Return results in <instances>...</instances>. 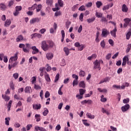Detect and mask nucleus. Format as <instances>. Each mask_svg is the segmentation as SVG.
<instances>
[{"instance_id": "51", "label": "nucleus", "mask_w": 131, "mask_h": 131, "mask_svg": "<svg viewBox=\"0 0 131 131\" xmlns=\"http://www.w3.org/2000/svg\"><path fill=\"white\" fill-rule=\"evenodd\" d=\"M59 76H60V75L59 74H56L54 82H57V81H58V80H59Z\"/></svg>"}, {"instance_id": "25", "label": "nucleus", "mask_w": 131, "mask_h": 131, "mask_svg": "<svg viewBox=\"0 0 131 131\" xmlns=\"http://www.w3.org/2000/svg\"><path fill=\"white\" fill-rule=\"evenodd\" d=\"M31 90V88L29 86H26L25 88V92L26 94H30V91Z\"/></svg>"}, {"instance_id": "48", "label": "nucleus", "mask_w": 131, "mask_h": 131, "mask_svg": "<svg viewBox=\"0 0 131 131\" xmlns=\"http://www.w3.org/2000/svg\"><path fill=\"white\" fill-rule=\"evenodd\" d=\"M79 11H85V7L83 5H82L81 7H80L78 9Z\"/></svg>"}, {"instance_id": "33", "label": "nucleus", "mask_w": 131, "mask_h": 131, "mask_svg": "<svg viewBox=\"0 0 131 131\" xmlns=\"http://www.w3.org/2000/svg\"><path fill=\"white\" fill-rule=\"evenodd\" d=\"M101 6H103V3H102V2H101V1H97L96 2L97 8H98L99 9L101 7Z\"/></svg>"}, {"instance_id": "53", "label": "nucleus", "mask_w": 131, "mask_h": 131, "mask_svg": "<svg viewBox=\"0 0 131 131\" xmlns=\"http://www.w3.org/2000/svg\"><path fill=\"white\" fill-rule=\"evenodd\" d=\"M92 95H93V91H90V94H86L85 95V98H89L91 97V96H92Z\"/></svg>"}, {"instance_id": "39", "label": "nucleus", "mask_w": 131, "mask_h": 131, "mask_svg": "<svg viewBox=\"0 0 131 131\" xmlns=\"http://www.w3.org/2000/svg\"><path fill=\"white\" fill-rule=\"evenodd\" d=\"M95 20H96V18H95V17H94L88 19L87 22L88 23H93V22H94V21H95Z\"/></svg>"}, {"instance_id": "5", "label": "nucleus", "mask_w": 131, "mask_h": 131, "mask_svg": "<svg viewBox=\"0 0 131 131\" xmlns=\"http://www.w3.org/2000/svg\"><path fill=\"white\" fill-rule=\"evenodd\" d=\"M40 21V18L35 17L32 18L30 20V24H34V23H38Z\"/></svg>"}, {"instance_id": "10", "label": "nucleus", "mask_w": 131, "mask_h": 131, "mask_svg": "<svg viewBox=\"0 0 131 131\" xmlns=\"http://www.w3.org/2000/svg\"><path fill=\"white\" fill-rule=\"evenodd\" d=\"M46 58L48 60H52L54 58V54L52 53H48L46 54Z\"/></svg>"}, {"instance_id": "40", "label": "nucleus", "mask_w": 131, "mask_h": 131, "mask_svg": "<svg viewBox=\"0 0 131 131\" xmlns=\"http://www.w3.org/2000/svg\"><path fill=\"white\" fill-rule=\"evenodd\" d=\"M79 93L81 96H83L84 94H85V90L83 89H79Z\"/></svg>"}, {"instance_id": "11", "label": "nucleus", "mask_w": 131, "mask_h": 131, "mask_svg": "<svg viewBox=\"0 0 131 131\" xmlns=\"http://www.w3.org/2000/svg\"><path fill=\"white\" fill-rule=\"evenodd\" d=\"M40 108H41V104H33V108L34 110H40Z\"/></svg>"}, {"instance_id": "46", "label": "nucleus", "mask_w": 131, "mask_h": 131, "mask_svg": "<svg viewBox=\"0 0 131 131\" xmlns=\"http://www.w3.org/2000/svg\"><path fill=\"white\" fill-rule=\"evenodd\" d=\"M100 46H101V48H102L103 49H104V48H105V46H106V44L105 43V41H104V40H103L102 41H101Z\"/></svg>"}, {"instance_id": "47", "label": "nucleus", "mask_w": 131, "mask_h": 131, "mask_svg": "<svg viewBox=\"0 0 131 131\" xmlns=\"http://www.w3.org/2000/svg\"><path fill=\"white\" fill-rule=\"evenodd\" d=\"M34 88L35 90H41V86H40L39 85H36L34 84Z\"/></svg>"}, {"instance_id": "30", "label": "nucleus", "mask_w": 131, "mask_h": 131, "mask_svg": "<svg viewBox=\"0 0 131 131\" xmlns=\"http://www.w3.org/2000/svg\"><path fill=\"white\" fill-rule=\"evenodd\" d=\"M63 51L66 55V56H68V55H69V54H70L69 49H68V48L64 47L63 48Z\"/></svg>"}, {"instance_id": "60", "label": "nucleus", "mask_w": 131, "mask_h": 131, "mask_svg": "<svg viewBox=\"0 0 131 131\" xmlns=\"http://www.w3.org/2000/svg\"><path fill=\"white\" fill-rule=\"evenodd\" d=\"M101 22H106V23H108V20L106 19L105 17H101Z\"/></svg>"}, {"instance_id": "43", "label": "nucleus", "mask_w": 131, "mask_h": 131, "mask_svg": "<svg viewBox=\"0 0 131 131\" xmlns=\"http://www.w3.org/2000/svg\"><path fill=\"white\" fill-rule=\"evenodd\" d=\"M79 76H81V77H84L85 76V72L82 71V70H81L80 72H79Z\"/></svg>"}, {"instance_id": "9", "label": "nucleus", "mask_w": 131, "mask_h": 131, "mask_svg": "<svg viewBox=\"0 0 131 131\" xmlns=\"http://www.w3.org/2000/svg\"><path fill=\"white\" fill-rule=\"evenodd\" d=\"M34 131H38V130H40V131H47V129L42 127H40V126H35L34 127Z\"/></svg>"}, {"instance_id": "22", "label": "nucleus", "mask_w": 131, "mask_h": 131, "mask_svg": "<svg viewBox=\"0 0 131 131\" xmlns=\"http://www.w3.org/2000/svg\"><path fill=\"white\" fill-rule=\"evenodd\" d=\"M37 7V5L36 4H34L31 7H29L28 10L29 11H34L36 7Z\"/></svg>"}, {"instance_id": "34", "label": "nucleus", "mask_w": 131, "mask_h": 131, "mask_svg": "<svg viewBox=\"0 0 131 131\" xmlns=\"http://www.w3.org/2000/svg\"><path fill=\"white\" fill-rule=\"evenodd\" d=\"M12 103H13V101L12 100H10L7 105V108H8V111H10V110H11V107L12 106Z\"/></svg>"}, {"instance_id": "63", "label": "nucleus", "mask_w": 131, "mask_h": 131, "mask_svg": "<svg viewBox=\"0 0 131 131\" xmlns=\"http://www.w3.org/2000/svg\"><path fill=\"white\" fill-rule=\"evenodd\" d=\"M128 102H129V98L124 99L123 100V102L124 104H127V103H128Z\"/></svg>"}, {"instance_id": "31", "label": "nucleus", "mask_w": 131, "mask_h": 131, "mask_svg": "<svg viewBox=\"0 0 131 131\" xmlns=\"http://www.w3.org/2000/svg\"><path fill=\"white\" fill-rule=\"evenodd\" d=\"M85 48V45H81L78 48V51H83V49Z\"/></svg>"}, {"instance_id": "17", "label": "nucleus", "mask_w": 131, "mask_h": 131, "mask_svg": "<svg viewBox=\"0 0 131 131\" xmlns=\"http://www.w3.org/2000/svg\"><path fill=\"white\" fill-rule=\"evenodd\" d=\"M122 11L124 13H126L127 11H128V8H127V6L125 4H123L122 7Z\"/></svg>"}, {"instance_id": "24", "label": "nucleus", "mask_w": 131, "mask_h": 131, "mask_svg": "<svg viewBox=\"0 0 131 131\" xmlns=\"http://www.w3.org/2000/svg\"><path fill=\"white\" fill-rule=\"evenodd\" d=\"M11 19H7L6 21H5V24H4V26L5 27H7L8 26H10L11 25Z\"/></svg>"}, {"instance_id": "15", "label": "nucleus", "mask_w": 131, "mask_h": 131, "mask_svg": "<svg viewBox=\"0 0 131 131\" xmlns=\"http://www.w3.org/2000/svg\"><path fill=\"white\" fill-rule=\"evenodd\" d=\"M113 7V4H108L106 6H104L102 9L103 11H105V10H109V8H111Z\"/></svg>"}, {"instance_id": "57", "label": "nucleus", "mask_w": 131, "mask_h": 131, "mask_svg": "<svg viewBox=\"0 0 131 131\" xmlns=\"http://www.w3.org/2000/svg\"><path fill=\"white\" fill-rule=\"evenodd\" d=\"M79 20H81V22L83 21V13H81L79 15Z\"/></svg>"}, {"instance_id": "21", "label": "nucleus", "mask_w": 131, "mask_h": 131, "mask_svg": "<svg viewBox=\"0 0 131 131\" xmlns=\"http://www.w3.org/2000/svg\"><path fill=\"white\" fill-rule=\"evenodd\" d=\"M79 88H82L83 89H84L85 88V83L83 81H81L79 83Z\"/></svg>"}, {"instance_id": "64", "label": "nucleus", "mask_w": 131, "mask_h": 131, "mask_svg": "<svg viewBox=\"0 0 131 131\" xmlns=\"http://www.w3.org/2000/svg\"><path fill=\"white\" fill-rule=\"evenodd\" d=\"M32 127V124H28L27 125V130H30V129Z\"/></svg>"}, {"instance_id": "23", "label": "nucleus", "mask_w": 131, "mask_h": 131, "mask_svg": "<svg viewBox=\"0 0 131 131\" xmlns=\"http://www.w3.org/2000/svg\"><path fill=\"white\" fill-rule=\"evenodd\" d=\"M0 9L1 10H2L3 11H5L7 9V6L5 5L4 3H1L0 4Z\"/></svg>"}, {"instance_id": "13", "label": "nucleus", "mask_w": 131, "mask_h": 131, "mask_svg": "<svg viewBox=\"0 0 131 131\" xmlns=\"http://www.w3.org/2000/svg\"><path fill=\"white\" fill-rule=\"evenodd\" d=\"M32 50H33L32 54L33 55H34L35 54H37V53H38V52H39L38 49L37 48H36V47H35V46L32 47Z\"/></svg>"}, {"instance_id": "4", "label": "nucleus", "mask_w": 131, "mask_h": 131, "mask_svg": "<svg viewBox=\"0 0 131 131\" xmlns=\"http://www.w3.org/2000/svg\"><path fill=\"white\" fill-rule=\"evenodd\" d=\"M108 34H110V32L107 31L106 29H103L101 33V35L102 37H107Z\"/></svg>"}, {"instance_id": "41", "label": "nucleus", "mask_w": 131, "mask_h": 131, "mask_svg": "<svg viewBox=\"0 0 131 131\" xmlns=\"http://www.w3.org/2000/svg\"><path fill=\"white\" fill-rule=\"evenodd\" d=\"M95 15L97 18H102V16H103V13L96 12Z\"/></svg>"}, {"instance_id": "55", "label": "nucleus", "mask_w": 131, "mask_h": 131, "mask_svg": "<svg viewBox=\"0 0 131 131\" xmlns=\"http://www.w3.org/2000/svg\"><path fill=\"white\" fill-rule=\"evenodd\" d=\"M108 43H110V45H111V46H112V47H113V46H114V41H113V40H112V39H110L108 40Z\"/></svg>"}, {"instance_id": "18", "label": "nucleus", "mask_w": 131, "mask_h": 131, "mask_svg": "<svg viewBox=\"0 0 131 131\" xmlns=\"http://www.w3.org/2000/svg\"><path fill=\"white\" fill-rule=\"evenodd\" d=\"M24 37L22 35H19L17 36V37L16 39V42H19V41H21V40H23Z\"/></svg>"}, {"instance_id": "37", "label": "nucleus", "mask_w": 131, "mask_h": 131, "mask_svg": "<svg viewBox=\"0 0 131 131\" xmlns=\"http://www.w3.org/2000/svg\"><path fill=\"white\" fill-rule=\"evenodd\" d=\"M49 113V110L47 108H44V112L42 113L43 116H47Z\"/></svg>"}, {"instance_id": "49", "label": "nucleus", "mask_w": 131, "mask_h": 131, "mask_svg": "<svg viewBox=\"0 0 131 131\" xmlns=\"http://www.w3.org/2000/svg\"><path fill=\"white\" fill-rule=\"evenodd\" d=\"M61 14H62L61 11H56L54 14V16L55 17H58V16H61Z\"/></svg>"}, {"instance_id": "61", "label": "nucleus", "mask_w": 131, "mask_h": 131, "mask_svg": "<svg viewBox=\"0 0 131 131\" xmlns=\"http://www.w3.org/2000/svg\"><path fill=\"white\" fill-rule=\"evenodd\" d=\"M70 24H71V22L69 21H68L66 23V26L68 29V28H69V26H70Z\"/></svg>"}, {"instance_id": "54", "label": "nucleus", "mask_w": 131, "mask_h": 131, "mask_svg": "<svg viewBox=\"0 0 131 131\" xmlns=\"http://www.w3.org/2000/svg\"><path fill=\"white\" fill-rule=\"evenodd\" d=\"M13 77H14V79H17L18 77H19V74L15 73L13 74Z\"/></svg>"}, {"instance_id": "58", "label": "nucleus", "mask_w": 131, "mask_h": 131, "mask_svg": "<svg viewBox=\"0 0 131 131\" xmlns=\"http://www.w3.org/2000/svg\"><path fill=\"white\" fill-rule=\"evenodd\" d=\"M130 36H131V33L129 32H128L126 35V39H129Z\"/></svg>"}, {"instance_id": "56", "label": "nucleus", "mask_w": 131, "mask_h": 131, "mask_svg": "<svg viewBox=\"0 0 131 131\" xmlns=\"http://www.w3.org/2000/svg\"><path fill=\"white\" fill-rule=\"evenodd\" d=\"M86 121H87L86 120H83V123L84 125H85V126H90V124L86 122Z\"/></svg>"}, {"instance_id": "62", "label": "nucleus", "mask_w": 131, "mask_h": 131, "mask_svg": "<svg viewBox=\"0 0 131 131\" xmlns=\"http://www.w3.org/2000/svg\"><path fill=\"white\" fill-rule=\"evenodd\" d=\"M93 6V3L92 2H89L87 4L85 5V7L87 8H91Z\"/></svg>"}, {"instance_id": "19", "label": "nucleus", "mask_w": 131, "mask_h": 131, "mask_svg": "<svg viewBox=\"0 0 131 131\" xmlns=\"http://www.w3.org/2000/svg\"><path fill=\"white\" fill-rule=\"evenodd\" d=\"M2 98L5 100L6 102H8V101H10V99H11L10 96L7 95H2Z\"/></svg>"}, {"instance_id": "38", "label": "nucleus", "mask_w": 131, "mask_h": 131, "mask_svg": "<svg viewBox=\"0 0 131 131\" xmlns=\"http://www.w3.org/2000/svg\"><path fill=\"white\" fill-rule=\"evenodd\" d=\"M58 4H55V7L56 8H52V10L53 11V12H56L57 11H59V10H60V8H58Z\"/></svg>"}, {"instance_id": "28", "label": "nucleus", "mask_w": 131, "mask_h": 131, "mask_svg": "<svg viewBox=\"0 0 131 131\" xmlns=\"http://www.w3.org/2000/svg\"><path fill=\"white\" fill-rule=\"evenodd\" d=\"M86 115L87 117H88V118H90V119H94V118H95V116L91 114V113H87Z\"/></svg>"}, {"instance_id": "7", "label": "nucleus", "mask_w": 131, "mask_h": 131, "mask_svg": "<svg viewBox=\"0 0 131 131\" xmlns=\"http://www.w3.org/2000/svg\"><path fill=\"white\" fill-rule=\"evenodd\" d=\"M129 109V104H127L121 107V111L123 112H126V111H127Z\"/></svg>"}, {"instance_id": "52", "label": "nucleus", "mask_w": 131, "mask_h": 131, "mask_svg": "<svg viewBox=\"0 0 131 131\" xmlns=\"http://www.w3.org/2000/svg\"><path fill=\"white\" fill-rule=\"evenodd\" d=\"M22 10V7L21 6H16L15 7V11H17V12H19Z\"/></svg>"}, {"instance_id": "32", "label": "nucleus", "mask_w": 131, "mask_h": 131, "mask_svg": "<svg viewBox=\"0 0 131 131\" xmlns=\"http://www.w3.org/2000/svg\"><path fill=\"white\" fill-rule=\"evenodd\" d=\"M14 3H15V0H10L8 2V7L9 8H11V7H12V6H13V5H14Z\"/></svg>"}, {"instance_id": "27", "label": "nucleus", "mask_w": 131, "mask_h": 131, "mask_svg": "<svg viewBox=\"0 0 131 131\" xmlns=\"http://www.w3.org/2000/svg\"><path fill=\"white\" fill-rule=\"evenodd\" d=\"M57 2H58V3H56V4H58V6L60 7H63V6L64 5V2H63V1L62 0H57Z\"/></svg>"}, {"instance_id": "6", "label": "nucleus", "mask_w": 131, "mask_h": 131, "mask_svg": "<svg viewBox=\"0 0 131 131\" xmlns=\"http://www.w3.org/2000/svg\"><path fill=\"white\" fill-rule=\"evenodd\" d=\"M123 62L122 63V66H125L126 65V62H127V64L128 63V62H129V59H128V57L125 56L123 58Z\"/></svg>"}, {"instance_id": "26", "label": "nucleus", "mask_w": 131, "mask_h": 131, "mask_svg": "<svg viewBox=\"0 0 131 131\" xmlns=\"http://www.w3.org/2000/svg\"><path fill=\"white\" fill-rule=\"evenodd\" d=\"M47 43H48L49 48H53L54 47V42L53 41L51 40H47Z\"/></svg>"}, {"instance_id": "35", "label": "nucleus", "mask_w": 131, "mask_h": 131, "mask_svg": "<svg viewBox=\"0 0 131 131\" xmlns=\"http://www.w3.org/2000/svg\"><path fill=\"white\" fill-rule=\"evenodd\" d=\"M35 118L37 122L40 121V115L36 114L35 115Z\"/></svg>"}, {"instance_id": "14", "label": "nucleus", "mask_w": 131, "mask_h": 131, "mask_svg": "<svg viewBox=\"0 0 131 131\" xmlns=\"http://www.w3.org/2000/svg\"><path fill=\"white\" fill-rule=\"evenodd\" d=\"M116 31H117V29L115 27L114 30L111 31L112 36H113V37H116Z\"/></svg>"}, {"instance_id": "42", "label": "nucleus", "mask_w": 131, "mask_h": 131, "mask_svg": "<svg viewBox=\"0 0 131 131\" xmlns=\"http://www.w3.org/2000/svg\"><path fill=\"white\" fill-rule=\"evenodd\" d=\"M46 4L51 7L53 5V0H47Z\"/></svg>"}, {"instance_id": "12", "label": "nucleus", "mask_w": 131, "mask_h": 131, "mask_svg": "<svg viewBox=\"0 0 131 131\" xmlns=\"http://www.w3.org/2000/svg\"><path fill=\"white\" fill-rule=\"evenodd\" d=\"M45 78L47 82H51V78H50V75L48 73H45Z\"/></svg>"}, {"instance_id": "59", "label": "nucleus", "mask_w": 131, "mask_h": 131, "mask_svg": "<svg viewBox=\"0 0 131 131\" xmlns=\"http://www.w3.org/2000/svg\"><path fill=\"white\" fill-rule=\"evenodd\" d=\"M78 84V81L77 80H74L73 82V86H75V85H77Z\"/></svg>"}, {"instance_id": "29", "label": "nucleus", "mask_w": 131, "mask_h": 131, "mask_svg": "<svg viewBox=\"0 0 131 131\" xmlns=\"http://www.w3.org/2000/svg\"><path fill=\"white\" fill-rule=\"evenodd\" d=\"M10 120H11V119L10 118V117H8L5 118V124L6 125H9Z\"/></svg>"}, {"instance_id": "36", "label": "nucleus", "mask_w": 131, "mask_h": 131, "mask_svg": "<svg viewBox=\"0 0 131 131\" xmlns=\"http://www.w3.org/2000/svg\"><path fill=\"white\" fill-rule=\"evenodd\" d=\"M61 35H62V38H61V42H63L64 41V38H65V31L64 30H61Z\"/></svg>"}, {"instance_id": "45", "label": "nucleus", "mask_w": 131, "mask_h": 131, "mask_svg": "<svg viewBox=\"0 0 131 131\" xmlns=\"http://www.w3.org/2000/svg\"><path fill=\"white\" fill-rule=\"evenodd\" d=\"M42 6L40 4H39L38 6L36 7V12H38L41 10Z\"/></svg>"}, {"instance_id": "16", "label": "nucleus", "mask_w": 131, "mask_h": 131, "mask_svg": "<svg viewBox=\"0 0 131 131\" xmlns=\"http://www.w3.org/2000/svg\"><path fill=\"white\" fill-rule=\"evenodd\" d=\"M109 80H110V78H109V77H106L103 79L101 80L99 84H101V83H104V82H107V81H109Z\"/></svg>"}, {"instance_id": "2", "label": "nucleus", "mask_w": 131, "mask_h": 131, "mask_svg": "<svg viewBox=\"0 0 131 131\" xmlns=\"http://www.w3.org/2000/svg\"><path fill=\"white\" fill-rule=\"evenodd\" d=\"M93 64L94 65L93 69H99V70H101V60H98V59H96L94 61Z\"/></svg>"}, {"instance_id": "8", "label": "nucleus", "mask_w": 131, "mask_h": 131, "mask_svg": "<svg viewBox=\"0 0 131 131\" xmlns=\"http://www.w3.org/2000/svg\"><path fill=\"white\" fill-rule=\"evenodd\" d=\"M31 38L37 37V38H41L42 35L39 34V33H33L31 35Z\"/></svg>"}, {"instance_id": "20", "label": "nucleus", "mask_w": 131, "mask_h": 131, "mask_svg": "<svg viewBox=\"0 0 131 131\" xmlns=\"http://www.w3.org/2000/svg\"><path fill=\"white\" fill-rule=\"evenodd\" d=\"M96 58H97V54H93L92 55V56H89L87 59L90 61L91 60H93V59H96Z\"/></svg>"}, {"instance_id": "50", "label": "nucleus", "mask_w": 131, "mask_h": 131, "mask_svg": "<svg viewBox=\"0 0 131 131\" xmlns=\"http://www.w3.org/2000/svg\"><path fill=\"white\" fill-rule=\"evenodd\" d=\"M102 112L103 113H105V114H107V115H109V114H110V113H109V112H108V111H106L103 107L102 108Z\"/></svg>"}, {"instance_id": "1", "label": "nucleus", "mask_w": 131, "mask_h": 131, "mask_svg": "<svg viewBox=\"0 0 131 131\" xmlns=\"http://www.w3.org/2000/svg\"><path fill=\"white\" fill-rule=\"evenodd\" d=\"M41 43V49L42 50H43V51H45V52H46V51H48L49 49H50V46H49V45H48L47 41H42Z\"/></svg>"}, {"instance_id": "44", "label": "nucleus", "mask_w": 131, "mask_h": 131, "mask_svg": "<svg viewBox=\"0 0 131 131\" xmlns=\"http://www.w3.org/2000/svg\"><path fill=\"white\" fill-rule=\"evenodd\" d=\"M10 86L11 89L12 90V91H15V85L14 84L12 81H11L10 83Z\"/></svg>"}, {"instance_id": "3", "label": "nucleus", "mask_w": 131, "mask_h": 131, "mask_svg": "<svg viewBox=\"0 0 131 131\" xmlns=\"http://www.w3.org/2000/svg\"><path fill=\"white\" fill-rule=\"evenodd\" d=\"M17 60H18V53H16L14 54V56L10 58L9 62L10 63V64H13V62H16Z\"/></svg>"}]
</instances>
